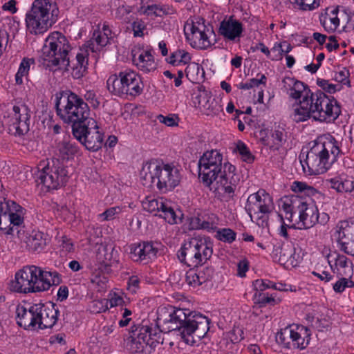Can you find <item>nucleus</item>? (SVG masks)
<instances>
[{"mask_svg":"<svg viewBox=\"0 0 354 354\" xmlns=\"http://www.w3.org/2000/svg\"><path fill=\"white\" fill-rule=\"evenodd\" d=\"M209 319L196 311L173 306H160L157 310L156 326L160 333L177 330L187 344L203 338L209 330Z\"/></svg>","mask_w":354,"mask_h":354,"instance_id":"nucleus-1","label":"nucleus"},{"mask_svg":"<svg viewBox=\"0 0 354 354\" xmlns=\"http://www.w3.org/2000/svg\"><path fill=\"white\" fill-rule=\"evenodd\" d=\"M341 109L337 102L329 98L323 91L312 93L308 91L299 102V106L294 111L293 120L303 122L313 118L319 122L335 121L339 115Z\"/></svg>","mask_w":354,"mask_h":354,"instance_id":"nucleus-2","label":"nucleus"},{"mask_svg":"<svg viewBox=\"0 0 354 354\" xmlns=\"http://www.w3.org/2000/svg\"><path fill=\"white\" fill-rule=\"evenodd\" d=\"M55 108L60 118L65 123L72 124L73 136L80 135L78 129L84 124L95 125V120L90 117L88 104L70 91L60 93V96L57 95Z\"/></svg>","mask_w":354,"mask_h":354,"instance_id":"nucleus-3","label":"nucleus"},{"mask_svg":"<svg viewBox=\"0 0 354 354\" xmlns=\"http://www.w3.org/2000/svg\"><path fill=\"white\" fill-rule=\"evenodd\" d=\"M348 152V149L344 147L342 142L330 137L315 142L307 153L306 162L311 174H322Z\"/></svg>","mask_w":354,"mask_h":354,"instance_id":"nucleus-4","label":"nucleus"},{"mask_svg":"<svg viewBox=\"0 0 354 354\" xmlns=\"http://www.w3.org/2000/svg\"><path fill=\"white\" fill-rule=\"evenodd\" d=\"M144 186L157 187L159 191L166 192L177 187L182 178L180 170L169 164H158L151 161L143 165L140 172Z\"/></svg>","mask_w":354,"mask_h":354,"instance_id":"nucleus-5","label":"nucleus"},{"mask_svg":"<svg viewBox=\"0 0 354 354\" xmlns=\"http://www.w3.org/2000/svg\"><path fill=\"white\" fill-rule=\"evenodd\" d=\"M59 8L51 0H35L26 13V22L30 32L42 34L56 23Z\"/></svg>","mask_w":354,"mask_h":354,"instance_id":"nucleus-6","label":"nucleus"},{"mask_svg":"<svg viewBox=\"0 0 354 354\" xmlns=\"http://www.w3.org/2000/svg\"><path fill=\"white\" fill-rule=\"evenodd\" d=\"M71 48L66 37L59 32H53L46 39L42 48V57L52 66H69L68 53Z\"/></svg>","mask_w":354,"mask_h":354,"instance_id":"nucleus-7","label":"nucleus"},{"mask_svg":"<svg viewBox=\"0 0 354 354\" xmlns=\"http://www.w3.org/2000/svg\"><path fill=\"white\" fill-rule=\"evenodd\" d=\"M108 90L115 95H140L144 88L141 77L133 71L120 72L118 75H112L106 81Z\"/></svg>","mask_w":354,"mask_h":354,"instance_id":"nucleus-8","label":"nucleus"},{"mask_svg":"<svg viewBox=\"0 0 354 354\" xmlns=\"http://www.w3.org/2000/svg\"><path fill=\"white\" fill-rule=\"evenodd\" d=\"M35 181L50 189H57L65 185L68 180L66 167L59 158H53L35 174Z\"/></svg>","mask_w":354,"mask_h":354,"instance_id":"nucleus-9","label":"nucleus"},{"mask_svg":"<svg viewBox=\"0 0 354 354\" xmlns=\"http://www.w3.org/2000/svg\"><path fill=\"white\" fill-rule=\"evenodd\" d=\"M81 129H78V135L73 136L86 149L92 151H97L103 145L104 136L98 131L97 122L95 120V125H87L84 124Z\"/></svg>","mask_w":354,"mask_h":354,"instance_id":"nucleus-10","label":"nucleus"},{"mask_svg":"<svg viewBox=\"0 0 354 354\" xmlns=\"http://www.w3.org/2000/svg\"><path fill=\"white\" fill-rule=\"evenodd\" d=\"M37 266H27L16 272L15 279L10 283V289L19 293L32 292L33 277H36Z\"/></svg>","mask_w":354,"mask_h":354,"instance_id":"nucleus-11","label":"nucleus"},{"mask_svg":"<svg viewBox=\"0 0 354 354\" xmlns=\"http://www.w3.org/2000/svg\"><path fill=\"white\" fill-rule=\"evenodd\" d=\"M271 205V196L265 190H260L248 196L245 209L251 217L252 213L254 214L270 213Z\"/></svg>","mask_w":354,"mask_h":354,"instance_id":"nucleus-12","label":"nucleus"},{"mask_svg":"<svg viewBox=\"0 0 354 354\" xmlns=\"http://www.w3.org/2000/svg\"><path fill=\"white\" fill-rule=\"evenodd\" d=\"M22 214L23 208L15 202L10 201V209L7 213L8 228L3 230L6 234L11 235L16 234L18 238H24L26 230Z\"/></svg>","mask_w":354,"mask_h":354,"instance_id":"nucleus-13","label":"nucleus"},{"mask_svg":"<svg viewBox=\"0 0 354 354\" xmlns=\"http://www.w3.org/2000/svg\"><path fill=\"white\" fill-rule=\"evenodd\" d=\"M33 277L32 292H42L48 290L51 286H57L62 282L60 274L56 272L44 271L39 267Z\"/></svg>","mask_w":354,"mask_h":354,"instance_id":"nucleus-14","label":"nucleus"},{"mask_svg":"<svg viewBox=\"0 0 354 354\" xmlns=\"http://www.w3.org/2000/svg\"><path fill=\"white\" fill-rule=\"evenodd\" d=\"M13 115L10 120V127L18 135H24L28 132L30 122V111L28 106H14Z\"/></svg>","mask_w":354,"mask_h":354,"instance_id":"nucleus-15","label":"nucleus"},{"mask_svg":"<svg viewBox=\"0 0 354 354\" xmlns=\"http://www.w3.org/2000/svg\"><path fill=\"white\" fill-rule=\"evenodd\" d=\"M37 325L40 329L51 328L57 322L59 310L55 304L50 303L48 305L37 304Z\"/></svg>","mask_w":354,"mask_h":354,"instance_id":"nucleus-16","label":"nucleus"},{"mask_svg":"<svg viewBox=\"0 0 354 354\" xmlns=\"http://www.w3.org/2000/svg\"><path fill=\"white\" fill-rule=\"evenodd\" d=\"M243 32L242 23L234 19L232 16L220 23L218 33L229 41H239Z\"/></svg>","mask_w":354,"mask_h":354,"instance_id":"nucleus-17","label":"nucleus"},{"mask_svg":"<svg viewBox=\"0 0 354 354\" xmlns=\"http://www.w3.org/2000/svg\"><path fill=\"white\" fill-rule=\"evenodd\" d=\"M130 335L136 338L145 340L149 343V340L155 342V346L163 343V338L161 337L160 331L157 328H152L147 325H134L131 326Z\"/></svg>","mask_w":354,"mask_h":354,"instance_id":"nucleus-18","label":"nucleus"},{"mask_svg":"<svg viewBox=\"0 0 354 354\" xmlns=\"http://www.w3.org/2000/svg\"><path fill=\"white\" fill-rule=\"evenodd\" d=\"M38 309L37 304L31 306L28 310L22 306H17L16 314L18 325L25 329L35 327L37 326Z\"/></svg>","mask_w":354,"mask_h":354,"instance_id":"nucleus-19","label":"nucleus"},{"mask_svg":"<svg viewBox=\"0 0 354 354\" xmlns=\"http://www.w3.org/2000/svg\"><path fill=\"white\" fill-rule=\"evenodd\" d=\"M196 247V238L185 243L179 250L178 257L179 260L189 267H196L201 265L199 253Z\"/></svg>","mask_w":354,"mask_h":354,"instance_id":"nucleus-20","label":"nucleus"},{"mask_svg":"<svg viewBox=\"0 0 354 354\" xmlns=\"http://www.w3.org/2000/svg\"><path fill=\"white\" fill-rule=\"evenodd\" d=\"M26 243V248L31 252H40L47 243V234L40 231H32L28 236L24 233V238H19Z\"/></svg>","mask_w":354,"mask_h":354,"instance_id":"nucleus-21","label":"nucleus"},{"mask_svg":"<svg viewBox=\"0 0 354 354\" xmlns=\"http://www.w3.org/2000/svg\"><path fill=\"white\" fill-rule=\"evenodd\" d=\"M56 151L59 159L69 160L79 153L80 147L75 141L64 138L57 143Z\"/></svg>","mask_w":354,"mask_h":354,"instance_id":"nucleus-22","label":"nucleus"},{"mask_svg":"<svg viewBox=\"0 0 354 354\" xmlns=\"http://www.w3.org/2000/svg\"><path fill=\"white\" fill-rule=\"evenodd\" d=\"M132 61L137 67L145 73L156 69L153 57L149 50H142L138 56L132 52Z\"/></svg>","mask_w":354,"mask_h":354,"instance_id":"nucleus-23","label":"nucleus"},{"mask_svg":"<svg viewBox=\"0 0 354 354\" xmlns=\"http://www.w3.org/2000/svg\"><path fill=\"white\" fill-rule=\"evenodd\" d=\"M338 8L329 10L326 8L324 13L319 16V21L322 26L328 32H333L336 30L339 25V19L337 17Z\"/></svg>","mask_w":354,"mask_h":354,"instance_id":"nucleus-24","label":"nucleus"},{"mask_svg":"<svg viewBox=\"0 0 354 354\" xmlns=\"http://www.w3.org/2000/svg\"><path fill=\"white\" fill-rule=\"evenodd\" d=\"M282 82L284 88L288 91L289 96L292 99H299L304 92L307 93L310 91L307 90V86L304 83L292 77H286L283 79Z\"/></svg>","mask_w":354,"mask_h":354,"instance_id":"nucleus-25","label":"nucleus"},{"mask_svg":"<svg viewBox=\"0 0 354 354\" xmlns=\"http://www.w3.org/2000/svg\"><path fill=\"white\" fill-rule=\"evenodd\" d=\"M279 262L280 264L288 268L295 267L299 263L301 257L297 254L295 248L292 246H283L279 249Z\"/></svg>","mask_w":354,"mask_h":354,"instance_id":"nucleus-26","label":"nucleus"},{"mask_svg":"<svg viewBox=\"0 0 354 354\" xmlns=\"http://www.w3.org/2000/svg\"><path fill=\"white\" fill-rule=\"evenodd\" d=\"M158 250L151 243H142L131 245V253L136 257V261L151 259L156 257Z\"/></svg>","mask_w":354,"mask_h":354,"instance_id":"nucleus-27","label":"nucleus"},{"mask_svg":"<svg viewBox=\"0 0 354 354\" xmlns=\"http://www.w3.org/2000/svg\"><path fill=\"white\" fill-rule=\"evenodd\" d=\"M310 335L307 333V328L304 327H297V330L292 328L291 343L292 348H298L302 350L309 344Z\"/></svg>","mask_w":354,"mask_h":354,"instance_id":"nucleus-28","label":"nucleus"},{"mask_svg":"<svg viewBox=\"0 0 354 354\" xmlns=\"http://www.w3.org/2000/svg\"><path fill=\"white\" fill-rule=\"evenodd\" d=\"M223 156L217 150L207 151L203 153L198 161V167L211 166L214 168L222 167Z\"/></svg>","mask_w":354,"mask_h":354,"instance_id":"nucleus-29","label":"nucleus"},{"mask_svg":"<svg viewBox=\"0 0 354 354\" xmlns=\"http://www.w3.org/2000/svg\"><path fill=\"white\" fill-rule=\"evenodd\" d=\"M222 168H214L210 165L205 167H198V175L203 183L209 187L214 181L219 180V176L222 174Z\"/></svg>","mask_w":354,"mask_h":354,"instance_id":"nucleus-30","label":"nucleus"},{"mask_svg":"<svg viewBox=\"0 0 354 354\" xmlns=\"http://www.w3.org/2000/svg\"><path fill=\"white\" fill-rule=\"evenodd\" d=\"M88 53L86 51L79 53L76 55V63L72 66V77L75 79H81L87 73Z\"/></svg>","mask_w":354,"mask_h":354,"instance_id":"nucleus-31","label":"nucleus"},{"mask_svg":"<svg viewBox=\"0 0 354 354\" xmlns=\"http://www.w3.org/2000/svg\"><path fill=\"white\" fill-rule=\"evenodd\" d=\"M130 341L128 342L127 346L128 349L132 353H139V354H147V349L149 347L150 351L148 353H150L151 350L155 349L156 346H155V342H151L149 340V343L148 342H145V340H140V339L136 338L134 336L130 335Z\"/></svg>","mask_w":354,"mask_h":354,"instance_id":"nucleus-32","label":"nucleus"},{"mask_svg":"<svg viewBox=\"0 0 354 354\" xmlns=\"http://www.w3.org/2000/svg\"><path fill=\"white\" fill-rule=\"evenodd\" d=\"M203 30L201 32H196L192 37H187V40L190 45L195 48L207 49L212 44L209 37L205 32V26L202 23Z\"/></svg>","mask_w":354,"mask_h":354,"instance_id":"nucleus-33","label":"nucleus"},{"mask_svg":"<svg viewBox=\"0 0 354 354\" xmlns=\"http://www.w3.org/2000/svg\"><path fill=\"white\" fill-rule=\"evenodd\" d=\"M116 252L112 245L101 244L97 251L96 258L97 261L104 266H110L112 260L115 258Z\"/></svg>","mask_w":354,"mask_h":354,"instance_id":"nucleus-34","label":"nucleus"},{"mask_svg":"<svg viewBox=\"0 0 354 354\" xmlns=\"http://www.w3.org/2000/svg\"><path fill=\"white\" fill-rule=\"evenodd\" d=\"M196 247L199 253L201 265L209 259L213 253L212 243L207 239H196Z\"/></svg>","mask_w":354,"mask_h":354,"instance_id":"nucleus-35","label":"nucleus"},{"mask_svg":"<svg viewBox=\"0 0 354 354\" xmlns=\"http://www.w3.org/2000/svg\"><path fill=\"white\" fill-rule=\"evenodd\" d=\"M183 214L180 211L176 212L174 208L167 202L158 214L159 217L164 218L169 224H176L181 221Z\"/></svg>","mask_w":354,"mask_h":354,"instance_id":"nucleus-36","label":"nucleus"},{"mask_svg":"<svg viewBox=\"0 0 354 354\" xmlns=\"http://www.w3.org/2000/svg\"><path fill=\"white\" fill-rule=\"evenodd\" d=\"M319 213L316 207L308 205L306 211H304L303 216L301 217L299 221L305 229H308L313 227L316 223L318 222Z\"/></svg>","mask_w":354,"mask_h":354,"instance_id":"nucleus-37","label":"nucleus"},{"mask_svg":"<svg viewBox=\"0 0 354 354\" xmlns=\"http://www.w3.org/2000/svg\"><path fill=\"white\" fill-rule=\"evenodd\" d=\"M88 47L93 52L100 50L109 43V37L106 32L103 34L100 31H94L91 40L88 41Z\"/></svg>","mask_w":354,"mask_h":354,"instance_id":"nucleus-38","label":"nucleus"},{"mask_svg":"<svg viewBox=\"0 0 354 354\" xmlns=\"http://www.w3.org/2000/svg\"><path fill=\"white\" fill-rule=\"evenodd\" d=\"M165 203L163 198L156 199L147 197L142 202V205L145 211L153 213L155 216H158V213H160Z\"/></svg>","mask_w":354,"mask_h":354,"instance_id":"nucleus-39","label":"nucleus"},{"mask_svg":"<svg viewBox=\"0 0 354 354\" xmlns=\"http://www.w3.org/2000/svg\"><path fill=\"white\" fill-rule=\"evenodd\" d=\"M187 77L193 82L198 83L203 80L205 72L199 64L193 63L186 68Z\"/></svg>","mask_w":354,"mask_h":354,"instance_id":"nucleus-40","label":"nucleus"},{"mask_svg":"<svg viewBox=\"0 0 354 354\" xmlns=\"http://www.w3.org/2000/svg\"><path fill=\"white\" fill-rule=\"evenodd\" d=\"M290 203L292 206L293 216L297 215L300 219L303 216L304 211H306V207L308 205L302 198L297 196H290Z\"/></svg>","mask_w":354,"mask_h":354,"instance_id":"nucleus-41","label":"nucleus"},{"mask_svg":"<svg viewBox=\"0 0 354 354\" xmlns=\"http://www.w3.org/2000/svg\"><path fill=\"white\" fill-rule=\"evenodd\" d=\"M140 11L146 15H154L156 17H162L169 14L168 9L164 6L158 4H152L147 7L141 6Z\"/></svg>","mask_w":354,"mask_h":354,"instance_id":"nucleus-42","label":"nucleus"},{"mask_svg":"<svg viewBox=\"0 0 354 354\" xmlns=\"http://www.w3.org/2000/svg\"><path fill=\"white\" fill-rule=\"evenodd\" d=\"M291 332L292 328L290 326L281 329L276 335L277 342L279 344L282 345L286 348L291 349Z\"/></svg>","mask_w":354,"mask_h":354,"instance_id":"nucleus-43","label":"nucleus"},{"mask_svg":"<svg viewBox=\"0 0 354 354\" xmlns=\"http://www.w3.org/2000/svg\"><path fill=\"white\" fill-rule=\"evenodd\" d=\"M34 62L33 59L24 58L22 59L18 71L15 75V82L17 84H21L23 83L22 77L28 75L30 64H33Z\"/></svg>","mask_w":354,"mask_h":354,"instance_id":"nucleus-44","label":"nucleus"},{"mask_svg":"<svg viewBox=\"0 0 354 354\" xmlns=\"http://www.w3.org/2000/svg\"><path fill=\"white\" fill-rule=\"evenodd\" d=\"M191 59L192 58L189 53L185 51L184 50H177L176 51L171 53L169 57L168 62L173 66H176L177 65V59H179V63L187 64L191 61Z\"/></svg>","mask_w":354,"mask_h":354,"instance_id":"nucleus-45","label":"nucleus"},{"mask_svg":"<svg viewBox=\"0 0 354 354\" xmlns=\"http://www.w3.org/2000/svg\"><path fill=\"white\" fill-rule=\"evenodd\" d=\"M224 170L222 171L219 176V179H225L230 180V184H236L239 178L237 175L234 174L236 168L234 165L230 163H225L223 166Z\"/></svg>","mask_w":354,"mask_h":354,"instance_id":"nucleus-46","label":"nucleus"},{"mask_svg":"<svg viewBox=\"0 0 354 354\" xmlns=\"http://www.w3.org/2000/svg\"><path fill=\"white\" fill-rule=\"evenodd\" d=\"M236 232L230 228L218 229L216 230V238L223 242L228 243H232L236 239Z\"/></svg>","mask_w":354,"mask_h":354,"instance_id":"nucleus-47","label":"nucleus"},{"mask_svg":"<svg viewBox=\"0 0 354 354\" xmlns=\"http://www.w3.org/2000/svg\"><path fill=\"white\" fill-rule=\"evenodd\" d=\"M10 201H0V230L3 231L8 228V218L7 213L10 209Z\"/></svg>","mask_w":354,"mask_h":354,"instance_id":"nucleus-48","label":"nucleus"},{"mask_svg":"<svg viewBox=\"0 0 354 354\" xmlns=\"http://www.w3.org/2000/svg\"><path fill=\"white\" fill-rule=\"evenodd\" d=\"M201 21H203V23L204 22L203 19L198 18L196 21H192L190 24H186L185 26V35L186 37L187 36L192 37L196 32H201L203 30Z\"/></svg>","mask_w":354,"mask_h":354,"instance_id":"nucleus-49","label":"nucleus"},{"mask_svg":"<svg viewBox=\"0 0 354 354\" xmlns=\"http://www.w3.org/2000/svg\"><path fill=\"white\" fill-rule=\"evenodd\" d=\"M292 190L295 193H304L305 194H313L316 190L313 187L308 186L306 183L295 181L292 185Z\"/></svg>","mask_w":354,"mask_h":354,"instance_id":"nucleus-50","label":"nucleus"},{"mask_svg":"<svg viewBox=\"0 0 354 354\" xmlns=\"http://www.w3.org/2000/svg\"><path fill=\"white\" fill-rule=\"evenodd\" d=\"M266 80L267 78L265 75H261L260 79L252 78L250 79L248 82L239 84V88L248 90L253 87L258 86L259 84L266 85Z\"/></svg>","mask_w":354,"mask_h":354,"instance_id":"nucleus-51","label":"nucleus"},{"mask_svg":"<svg viewBox=\"0 0 354 354\" xmlns=\"http://www.w3.org/2000/svg\"><path fill=\"white\" fill-rule=\"evenodd\" d=\"M254 299L256 300V303L259 304L260 306H266L269 304L274 305L276 303V300L274 297L261 293V292H257L254 294Z\"/></svg>","mask_w":354,"mask_h":354,"instance_id":"nucleus-52","label":"nucleus"},{"mask_svg":"<svg viewBox=\"0 0 354 354\" xmlns=\"http://www.w3.org/2000/svg\"><path fill=\"white\" fill-rule=\"evenodd\" d=\"M236 150L241 156L243 161L250 163L254 160V156L243 142H239L237 144Z\"/></svg>","mask_w":354,"mask_h":354,"instance_id":"nucleus-53","label":"nucleus"},{"mask_svg":"<svg viewBox=\"0 0 354 354\" xmlns=\"http://www.w3.org/2000/svg\"><path fill=\"white\" fill-rule=\"evenodd\" d=\"M346 287L353 288L354 287V282L348 279L346 277H341L339 280H338L333 285V290L336 292H342Z\"/></svg>","mask_w":354,"mask_h":354,"instance_id":"nucleus-54","label":"nucleus"},{"mask_svg":"<svg viewBox=\"0 0 354 354\" xmlns=\"http://www.w3.org/2000/svg\"><path fill=\"white\" fill-rule=\"evenodd\" d=\"M290 196H285L283 198L281 199V209L285 212V218L292 222L293 220V214L292 212V206L290 205Z\"/></svg>","mask_w":354,"mask_h":354,"instance_id":"nucleus-55","label":"nucleus"},{"mask_svg":"<svg viewBox=\"0 0 354 354\" xmlns=\"http://www.w3.org/2000/svg\"><path fill=\"white\" fill-rule=\"evenodd\" d=\"M198 277H200L201 285L209 281L214 274V269L211 267H205L197 271Z\"/></svg>","mask_w":354,"mask_h":354,"instance_id":"nucleus-56","label":"nucleus"},{"mask_svg":"<svg viewBox=\"0 0 354 354\" xmlns=\"http://www.w3.org/2000/svg\"><path fill=\"white\" fill-rule=\"evenodd\" d=\"M317 84L323 91L328 93H334L337 90V86L339 88L341 87L339 85L330 84L328 80L319 78L317 79Z\"/></svg>","mask_w":354,"mask_h":354,"instance_id":"nucleus-57","label":"nucleus"},{"mask_svg":"<svg viewBox=\"0 0 354 354\" xmlns=\"http://www.w3.org/2000/svg\"><path fill=\"white\" fill-rule=\"evenodd\" d=\"M342 180V193L351 192L354 190V178L351 176H340Z\"/></svg>","mask_w":354,"mask_h":354,"instance_id":"nucleus-58","label":"nucleus"},{"mask_svg":"<svg viewBox=\"0 0 354 354\" xmlns=\"http://www.w3.org/2000/svg\"><path fill=\"white\" fill-rule=\"evenodd\" d=\"M121 212V208L118 206L112 207L107 209L103 213L99 214V217L102 221H110L115 218V216Z\"/></svg>","mask_w":354,"mask_h":354,"instance_id":"nucleus-59","label":"nucleus"},{"mask_svg":"<svg viewBox=\"0 0 354 354\" xmlns=\"http://www.w3.org/2000/svg\"><path fill=\"white\" fill-rule=\"evenodd\" d=\"M216 184H220L221 189L224 191L225 193L228 194L229 195L234 194V187L236 186V184H230V180L224 178L218 180L216 181ZM217 189H220V187H218Z\"/></svg>","mask_w":354,"mask_h":354,"instance_id":"nucleus-60","label":"nucleus"},{"mask_svg":"<svg viewBox=\"0 0 354 354\" xmlns=\"http://www.w3.org/2000/svg\"><path fill=\"white\" fill-rule=\"evenodd\" d=\"M186 281L189 285H201L200 277H198L197 271L195 270H189L186 273Z\"/></svg>","mask_w":354,"mask_h":354,"instance_id":"nucleus-61","label":"nucleus"},{"mask_svg":"<svg viewBox=\"0 0 354 354\" xmlns=\"http://www.w3.org/2000/svg\"><path fill=\"white\" fill-rule=\"evenodd\" d=\"M195 221H196V228L207 230L209 232L214 231L216 229L213 222L202 220L198 217L196 218Z\"/></svg>","mask_w":354,"mask_h":354,"instance_id":"nucleus-62","label":"nucleus"},{"mask_svg":"<svg viewBox=\"0 0 354 354\" xmlns=\"http://www.w3.org/2000/svg\"><path fill=\"white\" fill-rule=\"evenodd\" d=\"M273 283L269 280L257 279L254 282V287L257 292H262L267 288H272Z\"/></svg>","mask_w":354,"mask_h":354,"instance_id":"nucleus-63","label":"nucleus"},{"mask_svg":"<svg viewBox=\"0 0 354 354\" xmlns=\"http://www.w3.org/2000/svg\"><path fill=\"white\" fill-rule=\"evenodd\" d=\"M158 119L161 123L168 127H174L178 124L177 120H178V118L175 115L163 116L162 115H159Z\"/></svg>","mask_w":354,"mask_h":354,"instance_id":"nucleus-64","label":"nucleus"}]
</instances>
